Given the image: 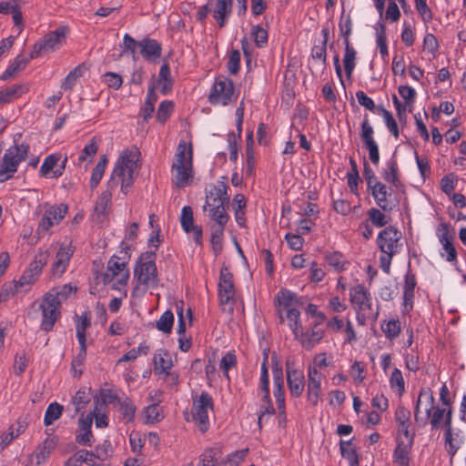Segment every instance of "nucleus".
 Instances as JSON below:
<instances>
[{
  "instance_id": "nucleus-58",
  "label": "nucleus",
  "mask_w": 466,
  "mask_h": 466,
  "mask_svg": "<svg viewBox=\"0 0 466 466\" xmlns=\"http://www.w3.org/2000/svg\"><path fill=\"white\" fill-rule=\"evenodd\" d=\"M356 54L357 53L355 49L345 50L343 63L348 77L351 76L352 71L355 67Z\"/></svg>"
},
{
  "instance_id": "nucleus-20",
  "label": "nucleus",
  "mask_w": 466,
  "mask_h": 466,
  "mask_svg": "<svg viewBox=\"0 0 466 466\" xmlns=\"http://www.w3.org/2000/svg\"><path fill=\"white\" fill-rule=\"evenodd\" d=\"M235 295V289L233 285V276L228 271V268L223 267L220 270V278L218 283V296L220 303L227 305L230 303Z\"/></svg>"
},
{
  "instance_id": "nucleus-4",
  "label": "nucleus",
  "mask_w": 466,
  "mask_h": 466,
  "mask_svg": "<svg viewBox=\"0 0 466 466\" xmlns=\"http://www.w3.org/2000/svg\"><path fill=\"white\" fill-rule=\"evenodd\" d=\"M67 212L68 207L66 204H44L42 206L41 217L37 224V234L39 236L50 235L51 228L57 226L64 219Z\"/></svg>"
},
{
  "instance_id": "nucleus-23",
  "label": "nucleus",
  "mask_w": 466,
  "mask_h": 466,
  "mask_svg": "<svg viewBox=\"0 0 466 466\" xmlns=\"http://www.w3.org/2000/svg\"><path fill=\"white\" fill-rule=\"evenodd\" d=\"M92 398L91 389L83 387L79 389L72 397L69 407L72 408L73 413L71 417H76L78 413L83 412L86 405Z\"/></svg>"
},
{
  "instance_id": "nucleus-37",
  "label": "nucleus",
  "mask_w": 466,
  "mask_h": 466,
  "mask_svg": "<svg viewBox=\"0 0 466 466\" xmlns=\"http://www.w3.org/2000/svg\"><path fill=\"white\" fill-rule=\"evenodd\" d=\"M143 421L146 424H154L163 420L164 415L161 408L153 403L146 407L142 411Z\"/></svg>"
},
{
  "instance_id": "nucleus-59",
  "label": "nucleus",
  "mask_w": 466,
  "mask_h": 466,
  "mask_svg": "<svg viewBox=\"0 0 466 466\" xmlns=\"http://www.w3.org/2000/svg\"><path fill=\"white\" fill-rule=\"evenodd\" d=\"M382 330L388 339H392L399 336L400 332V323L399 320H390L385 326H382Z\"/></svg>"
},
{
  "instance_id": "nucleus-24",
  "label": "nucleus",
  "mask_w": 466,
  "mask_h": 466,
  "mask_svg": "<svg viewBox=\"0 0 466 466\" xmlns=\"http://www.w3.org/2000/svg\"><path fill=\"white\" fill-rule=\"evenodd\" d=\"M229 197L227 193V186L220 182L214 186L206 196V204L203 209L207 211V206H216L217 204H228Z\"/></svg>"
},
{
  "instance_id": "nucleus-5",
  "label": "nucleus",
  "mask_w": 466,
  "mask_h": 466,
  "mask_svg": "<svg viewBox=\"0 0 466 466\" xmlns=\"http://www.w3.org/2000/svg\"><path fill=\"white\" fill-rule=\"evenodd\" d=\"M155 251H148L143 253L137 261L134 275L139 284L147 287L157 285V270L155 264Z\"/></svg>"
},
{
  "instance_id": "nucleus-43",
  "label": "nucleus",
  "mask_w": 466,
  "mask_h": 466,
  "mask_svg": "<svg viewBox=\"0 0 466 466\" xmlns=\"http://www.w3.org/2000/svg\"><path fill=\"white\" fill-rule=\"evenodd\" d=\"M451 410H449L445 418V442L448 446L447 451L451 454V457L455 455L459 447L453 443L452 432H451Z\"/></svg>"
},
{
  "instance_id": "nucleus-7",
  "label": "nucleus",
  "mask_w": 466,
  "mask_h": 466,
  "mask_svg": "<svg viewBox=\"0 0 466 466\" xmlns=\"http://www.w3.org/2000/svg\"><path fill=\"white\" fill-rule=\"evenodd\" d=\"M67 35V28L60 26L46 34L42 39L35 44L31 53V58L38 57L43 53L52 52L61 47Z\"/></svg>"
},
{
  "instance_id": "nucleus-26",
  "label": "nucleus",
  "mask_w": 466,
  "mask_h": 466,
  "mask_svg": "<svg viewBox=\"0 0 466 466\" xmlns=\"http://www.w3.org/2000/svg\"><path fill=\"white\" fill-rule=\"evenodd\" d=\"M97 140L96 137H93L86 144V146L82 149L81 153L76 160V165L79 167H84L85 169H86L88 166L92 163L95 156L97 153Z\"/></svg>"
},
{
  "instance_id": "nucleus-54",
  "label": "nucleus",
  "mask_w": 466,
  "mask_h": 466,
  "mask_svg": "<svg viewBox=\"0 0 466 466\" xmlns=\"http://www.w3.org/2000/svg\"><path fill=\"white\" fill-rule=\"evenodd\" d=\"M373 135H374V129L369 122L368 116L365 115L363 122L361 124V127H360V137H361L364 145L372 143V142H376L373 137Z\"/></svg>"
},
{
  "instance_id": "nucleus-46",
  "label": "nucleus",
  "mask_w": 466,
  "mask_h": 466,
  "mask_svg": "<svg viewBox=\"0 0 466 466\" xmlns=\"http://www.w3.org/2000/svg\"><path fill=\"white\" fill-rule=\"evenodd\" d=\"M300 313L297 309H289L287 311V319L289 326L292 329L293 334L298 339L300 332L303 331L301 322L299 320Z\"/></svg>"
},
{
  "instance_id": "nucleus-32",
  "label": "nucleus",
  "mask_w": 466,
  "mask_h": 466,
  "mask_svg": "<svg viewBox=\"0 0 466 466\" xmlns=\"http://www.w3.org/2000/svg\"><path fill=\"white\" fill-rule=\"evenodd\" d=\"M318 324L319 323H316L315 327L310 330H307L306 332L301 331L300 335L298 338L302 347H304L307 350L311 349L323 337L322 329L317 328Z\"/></svg>"
},
{
  "instance_id": "nucleus-9",
  "label": "nucleus",
  "mask_w": 466,
  "mask_h": 466,
  "mask_svg": "<svg viewBox=\"0 0 466 466\" xmlns=\"http://www.w3.org/2000/svg\"><path fill=\"white\" fill-rule=\"evenodd\" d=\"M212 410L213 400L208 392L203 391L198 398L193 399V417L202 432L208 429V411Z\"/></svg>"
},
{
  "instance_id": "nucleus-39",
  "label": "nucleus",
  "mask_w": 466,
  "mask_h": 466,
  "mask_svg": "<svg viewBox=\"0 0 466 466\" xmlns=\"http://www.w3.org/2000/svg\"><path fill=\"white\" fill-rule=\"evenodd\" d=\"M339 446L341 455L348 460L350 466H360L359 455L355 447L352 446V441H340Z\"/></svg>"
},
{
  "instance_id": "nucleus-57",
  "label": "nucleus",
  "mask_w": 466,
  "mask_h": 466,
  "mask_svg": "<svg viewBox=\"0 0 466 466\" xmlns=\"http://www.w3.org/2000/svg\"><path fill=\"white\" fill-rule=\"evenodd\" d=\"M457 181V176L453 173H450L444 176L441 180V190L446 195H451L456 187Z\"/></svg>"
},
{
  "instance_id": "nucleus-19",
  "label": "nucleus",
  "mask_w": 466,
  "mask_h": 466,
  "mask_svg": "<svg viewBox=\"0 0 466 466\" xmlns=\"http://www.w3.org/2000/svg\"><path fill=\"white\" fill-rule=\"evenodd\" d=\"M323 375L319 372L316 367L309 366L307 397L308 400L314 406L318 404L320 399V384Z\"/></svg>"
},
{
  "instance_id": "nucleus-29",
  "label": "nucleus",
  "mask_w": 466,
  "mask_h": 466,
  "mask_svg": "<svg viewBox=\"0 0 466 466\" xmlns=\"http://www.w3.org/2000/svg\"><path fill=\"white\" fill-rule=\"evenodd\" d=\"M232 0H217L212 9L213 17L218 21L219 27L225 25L226 20L232 11Z\"/></svg>"
},
{
  "instance_id": "nucleus-40",
  "label": "nucleus",
  "mask_w": 466,
  "mask_h": 466,
  "mask_svg": "<svg viewBox=\"0 0 466 466\" xmlns=\"http://www.w3.org/2000/svg\"><path fill=\"white\" fill-rule=\"evenodd\" d=\"M107 165V157L106 155L100 157L99 161L96 163V167L92 170L89 185L90 187L95 188L100 183L103 175L105 173L106 167Z\"/></svg>"
},
{
  "instance_id": "nucleus-64",
  "label": "nucleus",
  "mask_w": 466,
  "mask_h": 466,
  "mask_svg": "<svg viewBox=\"0 0 466 466\" xmlns=\"http://www.w3.org/2000/svg\"><path fill=\"white\" fill-rule=\"evenodd\" d=\"M173 108V103L170 101H163L158 107L157 118L159 122L164 123Z\"/></svg>"
},
{
  "instance_id": "nucleus-45",
  "label": "nucleus",
  "mask_w": 466,
  "mask_h": 466,
  "mask_svg": "<svg viewBox=\"0 0 466 466\" xmlns=\"http://www.w3.org/2000/svg\"><path fill=\"white\" fill-rule=\"evenodd\" d=\"M90 326V319L86 314L77 317L76 324V339L79 344H86V331Z\"/></svg>"
},
{
  "instance_id": "nucleus-3",
  "label": "nucleus",
  "mask_w": 466,
  "mask_h": 466,
  "mask_svg": "<svg viewBox=\"0 0 466 466\" xmlns=\"http://www.w3.org/2000/svg\"><path fill=\"white\" fill-rule=\"evenodd\" d=\"M29 153V146L25 143L14 144L5 149L0 162V182L13 178L20 164Z\"/></svg>"
},
{
  "instance_id": "nucleus-36",
  "label": "nucleus",
  "mask_w": 466,
  "mask_h": 466,
  "mask_svg": "<svg viewBox=\"0 0 466 466\" xmlns=\"http://www.w3.org/2000/svg\"><path fill=\"white\" fill-rule=\"evenodd\" d=\"M137 407L135 403L127 397H118V412L126 422L133 421L136 414Z\"/></svg>"
},
{
  "instance_id": "nucleus-27",
  "label": "nucleus",
  "mask_w": 466,
  "mask_h": 466,
  "mask_svg": "<svg viewBox=\"0 0 466 466\" xmlns=\"http://www.w3.org/2000/svg\"><path fill=\"white\" fill-rule=\"evenodd\" d=\"M411 441H403V438H397V447L393 453L394 462L400 466H409L410 460Z\"/></svg>"
},
{
  "instance_id": "nucleus-1",
  "label": "nucleus",
  "mask_w": 466,
  "mask_h": 466,
  "mask_svg": "<svg viewBox=\"0 0 466 466\" xmlns=\"http://www.w3.org/2000/svg\"><path fill=\"white\" fill-rule=\"evenodd\" d=\"M140 151L137 147L123 150L118 157V183L120 190L127 195L140 168Z\"/></svg>"
},
{
  "instance_id": "nucleus-33",
  "label": "nucleus",
  "mask_w": 466,
  "mask_h": 466,
  "mask_svg": "<svg viewBox=\"0 0 466 466\" xmlns=\"http://www.w3.org/2000/svg\"><path fill=\"white\" fill-rule=\"evenodd\" d=\"M208 216L216 222L213 227L225 228L228 220L226 212L225 204H217L216 206H207Z\"/></svg>"
},
{
  "instance_id": "nucleus-10",
  "label": "nucleus",
  "mask_w": 466,
  "mask_h": 466,
  "mask_svg": "<svg viewBox=\"0 0 466 466\" xmlns=\"http://www.w3.org/2000/svg\"><path fill=\"white\" fill-rule=\"evenodd\" d=\"M116 174V165L112 170L111 178L108 182L107 189L101 193L96 203L93 218L98 223H104L106 220V217L109 213L112 205L113 191L116 187V182L114 181V176Z\"/></svg>"
},
{
  "instance_id": "nucleus-47",
  "label": "nucleus",
  "mask_w": 466,
  "mask_h": 466,
  "mask_svg": "<svg viewBox=\"0 0 466 466\" xmlns=\"http://www.w3.org/2000/svg\"><path fill=\"white\" fill-rule=\"evenodd\" d=\"M326 260L328 264L338 272L344 270L346 268V265L348 264L344 256L338 251L327 254Z\"/></svg>"
},
{
  "instance_id": "nucleus-18",
  "label": "nucleus",
  "mask_w": 466,
  "mask_h": 466,
  "mask_svg": "<svg viewBox=\"0 0 466 466\" xmlns=\"http://www.w3.org/2000/svg\"><path fill=\"white\" fill-rule=\"evenodd\" d=\"M0 14L12 15L13 24L17 30V34L24 30L25 22L22 15L21 0L0 1Z\"/></svg>"
},
{
  "instance_id": "nucleus-21",
  "label": "nucleus",
  "mask_w": 466,
  "mask_h": 466,
  "mask_svg": "<svg viewBox=\"0 0 466 466\" xmlns=\"http://www.w3.org/2000/svg\"><path fill=\"white\" fill-rule=\"evenodd\" d=\"M272 374L274 380V386L276 388L274 395L278 409L281 415L285 413V394H284V381L283 371L279 364L276 363L272 368Z\"/></svg>"
},
{
  "instance_id": "nucleus-41",
  "label": "nucleus",
  "mask_w": 466,
  "mask_h": 466,
  "mask_svg": "<svg viewBox=\"0 0 466 466\" xmlns=\"http://www.w3.org/2000/svg\"><path fill=\"white\" fill-rule=\"evenodd\" d=\"M383 178L397 188L401 186L399 179V167L396 160L390 159L387 163V168L383 171Z\"/></svg>"
},
{
  "instance_id": "nucleus-60",
  "label": "nucleus",
  "mask_w": 466,
  "mask_h": 466,
  "mask_svg": "<svg viewBox=\"0 0 466 466\" xmlns=\"http://www.w3.org/2000/svg\"><path fill=\"white\" fill-rule=\"evenodd\" d=\"M369 218L376 227H384L388 223L387 217L379 209L371 208L369 210Z\"/></svg>"
},
{
  "instance_id": "nucleus-17",
  "label": "nucleus",
  "mask_w": 466,
  "mask_h": 466,
  "mask_svg": "<svg viewBox=\"0 0 466 466\" xmlns=\"http://www.w3.org/2000/svg\"><path fill=\"white\" fill-rule=\"evenodd\" d=\"M350 299L353 309L358 312H363L371 309V295L363 285H356L350 289Z\"/></svg>"
},
{
  "instance_id": "nucleus-13",
  "label": "nucleus",
  "mask_w": 466,
  "mask_h": 466,
  "mask_svg": "<svg viewBox=\"0 0 466 466\" xmlns=\"http://www.w3.org/2000/svg\"><path fill=\"white\" fill-rule=\"evenodd\" d=\"M56 447V439L47 437L44 441L36 446L35 451L29 454L25 461V466H42L49 459L52 451Z\"/></svg>"
},
{
  "instance_id": "nucleus-63",
  "label": "nucleus",
  "mask_w": 466,
  "mask_h": 466,
  "mask_svg": "<svg viewBox=\"0 0 466 466\" xmlns=\"http://www.w3.org/2000/svg\"><path fill=\"white\" fill-rule=\"evenodd\" d=\"M239 65H240V53L238 50H233L230 53L228 62V71L235 75L239 70Z\"/></svg>"
},
{
  "instance_id": "nucleus-8",
  "label": "nucleus",
  "mask_w": 466,
  "mask_h": 466,
  "mask_svg": "<svg viewBox=\"0 0 466 466\" xmlns=\"http://www.w3.org/2000/svg\"><path fill=\"white\" fill-rule=\"evenodd\" d=\"M235 98L232 80L226 76L218 77L209 94V102L213 105L227 106Z\"/></svg>"
},
{
  "instance_id": "nucleus-51",
  "label": "nucleus",
  "mask_w": 466,
  "mask_h": 466,
  "mask_svg": "<svg viewBox=\"0 0 466 466\" xmlns=\"http://www.w3.org/2000/svg\"><path fill=\"white\" fill-rule=\"evenodd\" d=\"M174 323V314L170 310L165 311L156 323V328L163 333H170Z\"/></svg>"
},
{
  "instance_id": "nucleus-55",
  "label": "nucleus",
  "mask_w": 466,
  "mask_h": 466,
  "mask_svg": "<svg viewBox=\"0 0 466 466\" xmlns=\"http://www.w3.org/2000/svg\"><path fill=\"white\" fill-rule=\"evenodd\" d=\"M82 74L83 68L81 66H77L70 71L62 83V88L64 90H71Z\"/></svg>"
},
{
  "instance_id": "nucleus-12",
  "label": "nucleus",
  "mask_w": 466,
  "mask_h": 466,
  "mask_svg": "<svg viewBox=\"0 0 466 466\" xmlns=\"http://www.w3.org/2000/svg\"><path fill=\"white\" fill-rule=\"evenodd\" d=\"M67 160V156L61 153L48 155L44 159L39 173L44 177L57 178L63 175Z\"/></svg>"
},
{
  "instance_id": "nucleus-52",
  "label": "nucleus",
  "mask_w": 466,
  "mask_h": 466,
  "mask_svg": "<svg viewBox=\"0 0 466 466\" xmlns=\"http://www.w3.org/2000/svg\"><path fill=\"white\" fill-rule=\"evenodd\" d=\"M181 227L185 232H191V228L195 227L193 210L190 207L185 206L181 211L180 217Z\"/></svg>"
},
{
  "instance_id": "nucleus-16",
  "label": "nucleus",
  "mask_w": 466,
  "mask_h": 466,
  "mask_svg": "<svg viewBox=\"0 0 466 466\" xmlns=\"http://www.w3.org/2000/svg\"><path fill=\"white\" fill-rule=\"evenodd\" d=\"M401 233L390 226L383 229L378 236V246L384 254L395 255L398 252V242Z\"/></svg>"
},
{
  "instance_id": "nucleus-2",
  "label": "nucleus",
  "mask_w": 466,
  "mask_h": 466,
  "mask_svg": "<svg viewBox=\"0 0 466 466\" xmlns=\"http://www.w3.org/2000/svg\"><path fill=\"white\" fill-rule=\"evenodd\" d=\"M173 183L177 187H186L192 178V147L187 149L186 143L181 141L176 151L172 164Z\"/></svg>"
},
{
  "instance_id": "nucleus-34",
  "label": "nucleus",
  "mask_w": 466,
  "mask_h": 466,
  "mask_svg": "<svg viewBox=\"0 0 466 466\" xmlns=\"http://www.w3.org/2000/svg\"><path fill=\"white\" fill-rule=\"evenodd\" d=\"M96 455L86 450H80L71 456L65 463L66 466H81L84 462L94 465Z\"/></svg>"
},
{
  "instance_id": "nucleus-11",
  "label": "nucleus",
  "mask_w": 466,
  "mask_h": 466,
  "mask_svg": "<svg viewBox=\"0 0 466 466\" xmlns=\"http://www.w3.org/2000/svg\"><path fill=\"white\" fill-rule=\"evenodd\" d=\"M52 296L46 294L39 305L42 311L41 329L45 331H50L60 318V304Z\"/></svg>"
},
{
  "instance_id": "nucleus-35",
  "label": "nucleus",
  "mask_w": 466,
  "mask_h": 466,
  "mask_svg": "<svg viewBox=\"0 0 466 466\" xmlns=\"http://www.w3.org/2000/svg\"><path fill=\"white\" fill-rule=\"evenodd\" d=\"M370 189L371 190L372 196L374 197L376 203L382 210H391V207H390L387 200V187L384 184H382L381 182L375 183L374 186Z\"/></svg>"
},
{
  "instance_id": "nucleus-31",
  "label": "nucleus",
  "mask_w": 466,
  "mask_h": 466,
  "mask_svg": "<svg viewBox=\"0 0 466 466\" xmlns=\"http://www.w3.org/2000/svg\"><path fill=\"white\" fill-rule=\"evenodd\" d=\"M443 232L440 235V242L442 244L443 250L447 253V261L452 262L456 260L457 252L452 244V236L449 233L447 224H441Z\"/></svg>"
},
{
  "instance_id": "nucleus-15",
  "label": "nucleus",
  "mask_w": 466,
  "mask_h": 466,
  "mask_svg": "<svg viewBox=\"0 0 466 466\" xmlns=\"http://www.w3.org/2000/svg\"><path fill=\"white\" fill-rule=\"evenodd\" d=\"M287 382L291 396L299 397L305 388L304 374L295 367V362L291 359H287L285 362Z\"/></svg>"
},
{
  "instance_id": "nucleus-49",
  "label": "nucleus",
  "mask_w": 466,
  "mask_h": 466,
  "mask_svg": "<svg viewBox=\"0 0 466 466\" xmlns=\"http://www.w3.org/2000/svg\"><path fill=\"white\" fill-rule=\"evenodd\" d=\"M377 110L382 116L389 131L392 134V136L395 138H398L399 128L395 119L392 116V114L387 109H385L382 106H377Z\"/></svg>"
},
{
  "instance_id": "nucleus-56",
  "label": "nucleus",
  "mask_w": 466,
  "mask_h": 466,
  "mask_svg": "<svg viewBox=\"0 0 466 466\" xmlns=\"http://www.w3.org/2000/svg\"><path fill=\"white\" fill-rule=\"evenodd\" d=\"M251 35L258 47L264 46L268 42V32L260 25H254L252 27Z\"/></svg>"
},
{
  "instance_id": "nucleus-61",
  "label": "nucleus",
  "mask_w": 466,
  "mask_h": 466,
  "mask_svg": "<svg viewBox=\"0 0 466 466\" xmlns=\"http://www.w3.org/2000/svg\"><path fill=\"white\" fill-rule=\"evenodd\" d=\"M28 360L25 352L17 353L15 358L14 372L20 376L26 369Z\"/></svg>"
},
{
  "instance_id": "nucleus-42",
  "label": "nucleus",
  "mask_w": 466,
  "mask_h": 466,
  "mask_svg": "<svg viewBox=\"0 0 466 466\" xmlns=\"http://www.w3.org/2000/svg\"><path fill=\"white\" fill-rule=\"evenodd\" d=\"M64 410V407L57 402L50 403L45 412L44 424L46 426L52 425L54 421L58 420Z\"/></svg>"
},
{
  "instance_id": "nucleus-48",
  "label": "nucleus",
  "mask_w": 466,
  "mask_h": 466,
  "mask_svg": "<svg viewBox=\"0 0 466 466\" xmlns=\"http://www.w3.org/2000/svg\"><path fill=\"white\" fill-rule=\"evenodd\" d=\"M224 228L221 227H212L211 228V236H210V243L212 246V250L216 256L220 254L222 251V238Z\"/></svg>"
},
{
  "instance_id": "nucleus-14",
  "label": "nucleus",
  "mask_w": 466,
  "mask_h": 466,
  "mask_svg": "<svg viewBox=\"0 0 466 466\" xmlns=\"http://www.w3.org/2000/svg\"><path fill=\"white\" fill-rule=\"evenodd\" d=\"M73 253L74 247L71 242H63L59 244L50 268L52 277L59 278L66 272Z\"/></svg>"
},
{
  "instance_id": "nucleus-28",
  "label": "nucleus",
  "mask_w": 466,
  "mask_h": 466,
  "mask_svg": "<svg viewBox=\"0 0 466 466\" xmlns=\"http://www.w3.org/2000/svg\"><path fill=\"white\" fill-rule=\"evenodd\" d=\"M140 53L147 61H155L161 56V46L156 40L146 38L139 42Z\"/></svg>"
},
{
  "instance_id": "nucleus-6",
  "label": "nucleus",
  "mask_w": 466,
  "mask_h": 466,
  "mask_svg": "<svg viewBox=\"0 0 466 466\" xmlns=\"http://www.w3.org/2000/svg\"><path fill=\"white\" fill-rule=\"evenodd\" d=\"M116 256L113 255L105 272L97 273L90 287V293L99 297L105 296L108 289H116Z\"/></svg>"
},
{
  "instance_id": "nucleus-44",
  "label": "nucleus",
  "mask_w": 466,
  "mask_h": 466,
  "mask_svg": "<svg viewBox=\"0 0 466 466\" xmlns=\"http://www.w3.org/2000/svg\"><path fill=\"white\" fill-rule=\"evenodd\" d=\"M138 225L137 222H133L130 224L128 228L126 230L124 240L121 242V251L122 255H125V252L130 253V249L132 248V243L137 236Z\"/></svg>"
},
{
  "instance_id": "nucleus-53",
  "label": "nucleus",
  "mask_w": 466,
  "mask_h": 466,
  "mask_svg": "<svg viewBox=\"0 0 466 466\" xmlns=\"http://www.w3.org/2000/svg\"><path fill=\"white\" fill-rule=\"evenodd\" d=\"M131 254L125 252V255L118 256V260H122L118 263V285H126L129 279V271L126 268V263L130 258Z\"/></svg>"
},
{
  "instance_id": "nucleus-50",
  "label": "nucleus",
  "mask_w": 466,
  "mask_h": 466,
  "mask_svg": "<svg viewBox=\"0 0 466 466\" xmlns=\"http://www.w3.org/2000/svg\"><path fill=\"white\" fill-rule=\"evenodd\" d=\"M277 298L279 304L287 309V310L293 309L292 307L299 303V299L296 294L288 289H281L278 293Z\"/></svg>"
},
{
  "instance_id": "nucleus-30",
  "label": "nucleus",
  "mask_w": 466,
  "mask_h": 466,
  "mask_svg": "<svg viewBox=\"0 0 466 466\" xmlns=\"http://www.w3.org/2000/svg\"><path fill=\"white\" fill-rule=\"evenodd\" d=\"M172 367V360L167 350L160 349L157 350L154 356V371L155 373H164L169 375Z\"/></svg>"
},
{
  "instance_id": "nucleus-25",
  "label": "nucleus",
  "mask_w": 466,
  "mask_h": 466,
  "mask_svg": "<svg viewBox=\"0 0 466 466\" xmlns=\"http://www.w3.org/2000/svg\"><path fill=\"white\" fill-rule=\"evenodd\" d=\"M422 405L425 406L424 411L426 413V420L431 418L434 407V397L430 390H421L420 392L414 410V417L417 421L420 420V413Z\"/></svg>"
},
{
  "instance_id": "nucleus-22",
  "label": "nucleus",
  "mask_w": 466,
  "mask_h": 466,
  "mask_svg": "<svg viewBox=\"0 0 466 466\" xmlns=\"http://www.w3.org/2000/svg\"><path fill=\"white\" fill-rule=\"evenodd\" d=\"M46 264V258L45 256H40L35 258L33 262L30 263L28 268L25 271V273L18 279V284L20 287H24L25 285H31L34 283L38 276L41 274L44 266Z\"/></svg>"
},
{
  "instance_id": "nucleus-62",
  "label": "nucleus",
  "mask_w": 466,
  "mask_h": 466,
  "mask_svg": "<svg viewBox=\"0 0 466 466\" xmlns=\"http://www.w3.org/2000/svg\"><path fill=\"white\" fill-rule=\"evenodd\" d=\"M390 386L392 388L397 387L399 392L401 394L404 391V380L401 374V371L398 369H395L390 379Z\"/></svg>"
},
{
  "instance_id": "nucleus-38",
  "label": "nucleus",
  "mask_w": 466,
  "mask_h": 466,
  "mask_svg": "<svg viewBox=\"0 0 466 466\" xmlns=\"http://www.w3.org/2000/svg\"><path fill=\"white\" fill-rule=\"evenodd\" d=\"M77 287L71 284H65L62 287L52 289L46 294H53L52 298L61 305V303L76 294Z\"/></svg>"
}]
</instances>
